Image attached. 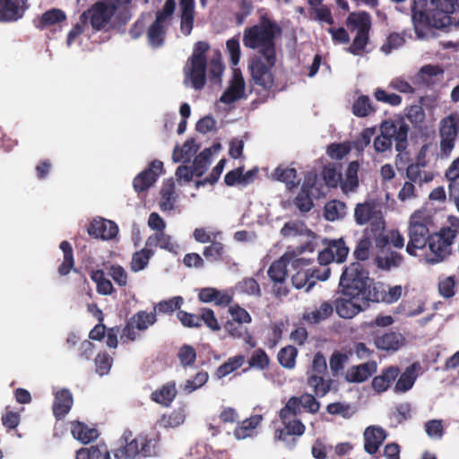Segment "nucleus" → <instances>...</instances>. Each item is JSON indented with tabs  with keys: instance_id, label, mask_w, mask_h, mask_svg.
Returning a JSON list of instances; mask_svg holds the SVG:
<instances>
[{
	"instance_id": "obj_1",
	"label": "nucleus",
	"mask_w": 459,
	"mask_h": 459,
	"mask_svg": "<svg viewBox=\"0 0 459 459\" xmlns=\"http://www.w3.org/2000/svg\"><path fill=\"white\" fill-rule=\"evenodd\" d=\"M431 225L432 218L426 212L416 211L411 215L406 252L411 256H417L418 250H422L428 246L429 252L425 254L424 259L429 264H436L443 262L446 257L437 249L442 247L441 242H435V247L433 248L431 247L434 238V233L431 234L429 230Z\"/></svg>"
},
{
	"instance_id": "obj_2",
	"label": "nucleus",
	"mask_w": 459,
	"mask_h": 459,
	"mask_svg": "<svg viewBox=\"0 0 459 459\" xmlns=\"http://www.w3.org/2000/svg\"><path fill=\"white\" fill-rule=\"evenodd\" d=\"M281 28L267 13L259 17L257 24L247 27L243 32V45L250 49H257L260 56L270 65H275V39L281 34Z\"/></svg>"
},
{
	"instance_id": "obj_3",
	"label": "nucleus",
	"mask_w": 459,
	"mask_h": 459,
	"mask_svg": "<svg viewBox=\"0 0 459 459\" xmlns=\"http://www.w3.org/2000/svg\"><path fill=\"white\" fill-rule=\"evenodd\" d=\"M119 446L113 451L117 459H136L157 456L160 453L159 435L139 434L133 437L131 430H125L118 440Z\"/></svg>"
},
{
	"instance_id": "obj_4",
	"label": "nucleus",
	"mask_w": 459,
	"mask_h": 459,
	"mask_svg": "<svg viewBox=\"0 0 459 459\" xmlns=\"http://www.w3.org/2000/svg\"><path fill=\"white\" fill-rule=\"evenodd\" d=\"M373 283L376 282L369 278L368 272L360 263L355 262L345 267L340 277L339 289L346 298H360L368 300V292L371 290Z\"/></svg>"
},
{
	"instance_id": "obj_5",
	"label": "nucleus",
	"mask_w": 459,
	"mask_h": 459,
	"mask_svg": "<svg viewBox=\"0 0 459 459\" xmlns=\"http://www.w3.org/2000/svg\"><path fill=\"white\" fill-rule=\"evenodd\" d=\"M298 415L291 404L284 405L279 411L281 426L276 428L273 433L274 440L284 443L290 450L297 446L299 438L306 431V426L297 418Z\"/></svg>"
},
{
	"instance_id": "obj_6",
	"label": "nucleus",
	"mask_w": 459,
	"mask_h": 459,
	"mask_svg": "<svg viewBox=\"0 0 459 459\" xmlns=\"http://www.w3.org/2000/svg\"><path fill=\"white\" fill-rule=\"evenodd\" d=\"M381 134L374 139V147L377 152H384L395 142L397 152H403L408 145L409 126L403 120H385L380 126Z\"/></svg>"
},
{
	"instance_id": "obj_7",
	"label": "nucleus",
	"mask_w": 459,
	"mask_h": 459,
	"mask_svg": "<svg viewBox=\"0 0 459 459\" xmlns=\"http://www.w3.org/2000/svg\"><path fill=\"white\" fill-rule=\"evenodd\" d=\"M116 11L115 4L98 1L80 15V21L83 24L89 23L93 31H108Z\"/></svg>"
},
{
	"instance_id": "obj_8",
	"label": "nucleus",
	"mask_w": 459,
	"mask_h": 459,
	"mask_svg": "<svg viewBox=\"0 0 459 459\" xmlns=\"http://www.w3.org/2000/svg\"><path fill=\"white\" fill-rule=\"evenodd\" d=\"M440 138V152L445 156H449L455 148L459 137V113L451 112L441 118L438 127Z\"/></svg>"
},
{
	"instance_id": "obj_9",
	"label": "nucleus",
	"mask_w": 459,
	"mask_h": 459,
	"mask_svg": "<svg viewBox=\"0 0 459 459\" xmlns=\"http://www.w3.org/2000/svg\"><path fill=\"white\" fill-rule=\"evenodd\" d=\"M290 261L288 254H284L280 259L273 262L270 265L267 274L273 282L272 292L277 299L286 297L290 290L286 284L288 275L287 266Z\"/></svg>"
},
{
	"instance_id": "obj_10",
	"label": "nucleus",
	"mask_w": 459,
	"mask_h": 459,
	"mask_svg": "<svg viewBox=\"0 0 459 459\" xmlns=\"http://www.w3.org/2000/svg\"><path fill=\"white\" fill-rule=\"evenodd\" d=\"M262 56H255L252 59L249 69L254 84L260 87L265 93H269L274 85V76L272 68L275 65H270L264 61Z\"/></svg>"
},
{
	"instance_id": "obj_11",
	"label": "nucleus",
	"mask_w": 459,
	"mask_h": 459,
	"mask_svg": "<svg viewBox=\"0 0 459 459\" xmlns=\"http://www.w3.org/2000/svg\"><path fill=\"white\" fill-rule=\"evenodd\" d=\"M157 321L155 312H146L140 310L136 312L126 324L122 330L121 339L126 338L127 341L134 342L137 339L135 330L143 332L149 326L154 325Z\"/></svg>"
},
{
	"instance_id": "obj_12",
	"label": "nucleus",
	"mask_w": 459,
	"mask_h": 459,
	"mask_svg": "<svg viewBox=\"0 0 459 459\" xmlns=\"http://www.w3.org/2000/svg\"><path fill=\"white\" fill-rule=\"evenodd\" d=\"M354 221L356 224L360 226L370 222L377 228L379 226L382 228L385 227L382 212L378 209L376 203L371 200L356 204L354 209Z\"/></svg>"
},
{
	"instance_id": "obj_13",
	"label": "nucleus",
	"mask_w": 459,
	"mask_h": 459,
	"mask_svg": "<svg viewBox=\"0 0 459 459\" xmlns=\"http://www.w3.org/2000/svg\"><path fill=\"white\" fill-rule=\"evenodd\" d=\"M164 173L163 163L159 160H152L148 168L140 172L133 180L135 192L147 191L157 181L160 175Z\"/></svg>"
},
{
	"instance_id": "obj_14",
	"label": "nucleus",
	"mask_w": 459,
	"mask_h": 459,
	"mask_svg": "<svg viewBox=\"0 0 459 459\" xmlns=\"http://www.w3.org/2000/svg\"><path fill=\"white\" fill-rule=\"evenodd\" d=\"M449 226L443 227L438 232L434 233V238L436 242H441L442 247H437L440 253L446 255L447 258L451 255V247L459 234V218L455 216H450L448 219ZM435 241H432V248L435 247Z\"/></svg>"
},
{
	"instance_id": "obj_15",
	"label": "nucleus",
	"mask_w": 459,
	"mask_h": 459,
	"mask_svg": "<svg viewBox=\"0 0 459 459\" xmlns=\"http://www.w3.org/2000/svg\"><path fill=\"white\" fill-rule=\"evenodd\" d=\"M29 8V0H0V22H15L24 17Z\"/></svg>"
},
{
	"instance_id": "obj_16",
	"label": "nucleus",
	"mask_w": 459,
	"mask_h": 459,
	"mask_svg": "<svg viewBox=\"0 0 459 459\" xmlns=\"http://www.w3.org/2000/svg\"><path fill=\"white\" fill-rule=\"evenodd\" d=\"M207 60H202L198 56H190L188 64L185 67L186 80L191 82L192 87L202 90L206 83Z\"/></svg>"
},
{
	"instance_id": "obj_17",
	"label": "nucleus",
	"mask_w": 459,
	"mask_h": 459,
	"mask_svg": "<svg viewBox=\"0 0 459 459\" xmlns=\"http://www.w3.org/2000/svg\"><path fill=\"white\" fill-rule=\"evenodd\" d=\"M370 301L360 298H338L334 300L335 311L340 317L352 318L369 307Z\"/></svg>"
},
{
	"instance_id": "obj_18",
	"label": "nucleus",
	"mask_w": 459,
	"mask_h": 459,
	"mask_svg": "<svg viewBox=\"0 0 459 459\" xmlns=\"http://www.w3.org/2000/svg\"><path fill=\"white\" fill-rule=\"evenodd\" d=\"M403 292L402 286L395 285L390 287L388 291L384 283L376 282L373 283L371 287V290H368V295L370 302L373 303H385V304H393L398 301L401 298Z\"/></svg>"
},
{
	"instance_id": "obj_19",
	"label": "nucleus",
	"mask_w": 459,
	"mask_h": 459,
	"mask_svg": "<svg viewBox=\"0 0 459 459\" xmlns=\"http://www.w3.org/2000/svg\"><path fill=\"white\" fill-rule=\"evenodd\" d=\"M87 231L90 236L101 239H112L118 233L117 225L109 220L94 219L89 225Z\"/></svg>"
},
{
	"instance_id": "obj_20",
	"label": "nucleus",
	"mask_w": 459,
	"mask_h": 459,
	"mask_svg": "<svg viewBox=\"0 0 459 459\" xmlns=\"http://www.w3.org/2000/svg\"><path fill=\"white\" fill-rule=\"evenodd\" d=\"M377 369V362L370 360L351 367L346 372L345 378L349 383H362L367 381L374 373H376Z\"/></svg>"
},
{
	"instance_id": "obj_21",
	"label": "nucleus",
	"mask_w": 459,
	"mask_h": 459,
	"mask_svg": "<svg viewBox=\"0 0 459 459\" xmlns=\"http://www.w3.org/2000/svg\"><path fill=\"white\" fill-rule=\"evenodd\" d=\"M386 438V432L380 427L369 426L364 431V449L375 455Z\"/></svg>"
},
{
	"instance_id": "obj_22",
	"label": "nucleus",
	"mask_w": 459,
	"mask_h": 459,
	"mask_svg": "<svg viewBox=\"0 0 459 459\" xmlns=\"http://www.w3.org/2000/svg\"><path fill=\"white\" fill-rule=\"evenodd\" d=\"M315 394L304 393L300 396H291L285 405H290L294 408V411L298 414L301 412V407L307 411L316 414L320 410V403L316 399Z\"/></svg>"
},
{
	"instance_id": "obj_23",
	"label": "nucleus",
	"mask_w": 459,
	"mask_h": 459,
	"mask_svg": "<svg viewBox=\"0 0 459 459\" xmlns=\"http://www.w3.org/2000/svg\"><path fill=\"white\" fill-rule=\"evenodd\" d=\"M316 181V176L312 181L311 178L306 180L293 200V204L301 213H307L314 207V203L311 198V189L315 186Z\"/></svg>"
},
{
	"instance_id": "obj_24",
	"label": "nucleus",
	"mask_w": 459,
	"mask_h": 459,
	"mask_svg": "<svg viewBox=\"0 0 459 459\" xmlns=\"http://www.w3.org/2000/svg\"><path fill=\"white\" fill-rule=\"evenodd\" d=\"M74 403L73 394L68 389H61L55 394L52 406L53 414L61 420L70 411Z\"/></svg>"
},
{
	"instance_id": "obj_25",
	"label": "nucleus",
	"mask_w": 459,
	"mask_h": 459,
	"mask_svg": "<svg viewBox=\"0 0 459 459\" xmlns=\"http://www.w3.org/2000/svg\"><path fill=\"white\" fill-rule=\"evenodd\" d=\"M399 374L400 369L396 366H390L384 368L380 375L376 376L372 379V388L378 394L386 391L397 378Z\"/></svg>"
},
{
	"instance_id": "obj_26",
	"label": "nucleus",
	"mask_w": 459,
	"mask_h": 459,
	"mask_svg": "<svg viewBox=\"0 0 459 459\" xmlns=\"http://www.w3.org/2000/svg\"><path fill=\"white\" fill-rule=\"evenodd\" d=\"M245 82L241 74H234L227 90L222 93L220 101L225 104H231L244 97Z\"/></svg>"
},
{
	"instance_id": "obj_27",
	"label": "nucleus",
	"mask_w": 459,
	"mask_h": 459,
	"mask_svg": "<svg viewBox=\"0 0 459 459\" xmlns=\"http://www.w3.org/2000/svg\"><path fill=\"white\" fill-rule=\"evenodd\" d=\"M178 394L176 383L169 381L160 388L156 389L151 394L152 402L160 404L163 407H169Z\"/></svg>"
},
{
	"instance_id": "obj_28",
	"label": "nucleus",
	"mask_w": 459,
	"mask_h": 459,
	"mask_svg": "<svg viewBox=\"0 0 459 459\" xmlns=\"http://www.w3.org/2000/svg\"><path fill=\"white\" fill-rule=\"evenodd\" d=\"M325 375H307V385L319 398L325 396L331 391L333 383V379L326 377Z\"/></svg>"
},
{
	"instance_id": "obj_29",
	"label": "nucleus",
	"mask_w": 459,
	"mask_h": 459,
	"mask_svg": "<svg viewBox=\"0 0 459 459\" xmlns=\"http://www.w3.org/2000/svg\"><path fill=\"white\" fill-rule=\"evenodd\" d=\"M431 6L432 11L437 12L434 17L440 16L439 21L435 22L436 27L442 28L451 23L453 17L449 14H454L453 0H431Z\"/></svg>"
},
{
	"instance_id": "obj_30",
	"label": "nucleus",
	"mask_w": 459,
	"mask_h": 459,
	"mask_svg": "<svg viewBox=\"0 0 459 459\" xmlns=\"http://www.w3.org/2000/svg\"><path fill=\"white\" fill-rule=\"evenodd\" d=\"M443 70L438 65H423L414 76L412 82L419 88H428L434 84V77L442 74Z\"/></svg>"
},
{
	"instance_id": "obj_31",
	"label": "nucleus",
	"mask_w": 459,
	"mask_h": 459,
	"mask_svg": "<svg viewBox=\"0 0 459 459\" xmlns=\"http://www.w3.org/2000/svg\"><path fill=\"white\" fill-rule=\"evenodd\" d=\"M145 246L153 249L154 247H160L168 252L177 254L178 245L172 240L171 236L163 232H155L148 237Z\"/></svg>"
},
{
	"instance_id": "obj_32",
	"label": "nucleus",
	"mask_w": 459,
	"mask_h": 459,
	"mask_svg": "<svg viewBox=\"0 0 459 459\" xmlns=\"http://www.w3.org/2000/svg\"><path fill=\"white\" fill-rule=\"evenodd\" d=\"M359 164L357 160L351 161L345 171V178H342L341 189L342 193L355 192L359 186L358 171Z\"/></svg>"
},
{
	"instance_id": "obj_33",
	"label": "nucleus",
	"mask_w": 459,
	"mask_h": 459,
	"mask_svg": "<svg viewBox=\"0 0 459 459\" xmlns=\"http://www.w3.org/2000/svg\"><path fill=\"white\" fill-rule=\"evenodd\" d=\"M404 341L402 334L390 332L377 336L375 339V345L383 351H397Z\"/></svg>"
},
{
	"instance_id": "obj_34",
	"label": "nucleus",
	"mask_w": 459,
	"mask_h": 459,
	"mask_svg": "<svg viewBox=\"0 0 459 459\" xmlns=\"http://www.w3.org/2000/svg\"><path fill=\"white\" fill-rule=\"evenodd\" d=\"M73 437L83 444H88L99 436V432L95 428H90L83 422L74 421L72 423L71 429Z\"/></svg>"
},
{
	"instance_id": "obj_35",
	"label": "nucleus",
	"mask_w": 459,
	"mask_h": 459,
	"mask_svg": "<svg viewBox=\"0 0 459 459\" xmlns=\"http://www.w3.org/2000/svg\"><path fill=\"white\" fill-rule=\"evenodd\" d=\"M263 416L260 414H255L248 419L241 421L234 429V436L237 439H244L251 437L254 434L255 429L262 422Z\"/></svg>"
},
{
	"instance_id": "obj_36",
	"label": "nucleus",
	"mask_w": 459,
	"mask_h": 459,
	"mask_svg": "<svg viewBox=\"0 0 459 459\" xmlns=\"http://www.w3.org/2000/svg\"><path fill=\"white\" fill-rule=\"evenodd\" d=\"M334 309V302L324 301L318 308L304 314L303 318L309 324H318L329 318L333 315Z\"/></svg>"
},
{
	"instance_id": "obj_37",
	"label": "nucleus",
	"mask_w": 459,
	"mask_h": 459,
	"mask_svg": "<svg viewBox=\"0 0 459 459\" xmlns=\"http://www.w3.org/2000/svg\"><path fill=\"white\" fill-rule=\"evenodd\" d=\"M403 262V256L395 252L390 251L385 254L378 255L375 258V264L377 268L384 271H390L398 268Z\"/></svg>"
},
{
	"instance_id": "obj_38",
	"label": "nucleus",
	"mask_w": 459,
	"mask_h": 459,
	"mask_svg": "<svg viewBox=\"0 0 459 459\" xmlns=\"http://www.w3.org/2000/svg\"><path fill=\"white\" fill-rule=\"evenodd\" d=\"M59 247L64 254V260L59 264L57 272L60 276H66L72 270L76 271L74 268L73 247L67 240L62 241Z\"/></svg>"
},
{
	"instance_id": "obj_39",
	"label": "nucleus",
	"mask_w": 459,
	"mask_h": 459,
	"mask_svg": "<svg viewBox=\"0 0 459 459\" xmlns=\"http://www.w3.org/2000/svg\"><path fill=\"white\" fill-rule=\"evenodd\" d=\"M347 206L340 200H331L324 207V216L329 221H334L345 217Z\"/></svg>"
},
{
	"instance_id": "obj_40",
	"label": "nucleus",
	"mask_w": 459,
	"mask_h": 459,
	"mask_svg": "<svg viewBox=\"0 0 459 459\" xmlns=\"http://www.w3.org/2000/svg\"><path fill=\"white\" fill-rule=\"evenodd\" d=\"M76 459H110V455L105 444H98L79 449L76 452Z\"/></svg>"
},
{
	"instance_id": "obj_41",
	"label": "nucleus",
	"mask_w": 459,
	"mask_h": 459,
	"mask_svg": "<svg viewBox=\"0 0 459 459\" xmlns=\"http://www.w3.org/2000/svg\"><path fill=\"white\" fill-rule=\"evenodd\" d=\"M416 367L417 364L413 363L412 365L406 368V369L404 370L403 373L401 374L400 377L398 378L395 384L394 392L405 393L413 386L415 380L417 378Z\"/></svg>"
},
{
	"instance_id": "obj_42",
	"label": "nucleus",
	"mask_w": 459,
	"mask_h": 459,
	"mask_svg": "<svg viewBox=\"0 0 459 459\" xmlns=\"http://www.w3.org/2000/svg\"><path fill=\"white\" fill-rule=\"evenodd\" d=\"M246 361V358L242 354L229 358L224 363L217 368L214 376L221 379L230 375V373L240 368Z\"/></svg>"
},
{
	"instance_id": "obj_43",
	"label": "nucleus",
	"mask_w": 459,
	"mask_h": 459,
	"mask_svg": "<svg viewBox=\"0 0 459 459\" xmlns=\"http://www.w3.org/2000/svg\"><path fill=\"white\" fill-rule=\"evenodd\" d=\"M425 167V162H416L410 164L406 169V176L407 178L414 183L421 184L423 182H430L433 179V175L431 173L426 172L423 168Z\"/></svg>"
},
{
	"instance_id": "obj_44",
	"label": "nucleus",
	"mask_w": 459,
	"mask_h": 459,
	"mask_svg": "<svg viewBox=\"0 0 459 459\" xmlns=\"http://www.w3.org/2000/svg\"><path fill=\"white\" fill-rule=\"evenodd\" d=\"M65 20L66 15L64 11L53 8L42 13L38 23H36V27L42 30L49 26L60 23Z\"/></svg>"
},
{
	"instance_id": "obj_45",
	"label": "nucleus",
	"mask_w": 459,
	"mask_h": 459,
	"mask_svg": "<svg viewBox=\"0 0 459 459\" xmlns=\"http://www.w3.org/2000/svg\"><path fill=\"white\" fill-rule=\"evenodd\" d=\"M160 208L161 211H171L174 209V204L176 202L175 195V184L173 179H169L164 183L160 189Z\"/></svg>"
},
{
	"instance_id": "obj_46",
	"label": "nucleus",
	"mask_w": 459,
	"mask_h": 459,
	"mask_svg": "<svg viewBox=\"0 0 459 459\" xmlns=\"http://www.w3.org/2000/svg\"><path fill=\"white\" fill-rule=\"evenodd\" d=\"M352 114L357 117H366L377 111L370 99L367 95L359 96L352 105Z\"/></svg>"
},
{
	"instance_id": "obj_47",
	"label": "nucleus",
	"mask_w": 459,
	"mask_h": 459,
	"mask_svg": "<svg viewBox=\"0 0 459 459\" xmlns=\"http://www.w3.org/2000/svg\"><path fill=\"white\" fill-rule=\"evenodd\" d=\"M273 177L277 181L285 183L289 189L295 188L299 184V182H295L297 170L294 168L279 166L274 169Z\"/></svg>"
},
{
	"instance_id": "obj_48",
	"label": "nucleus",
	"mask_w": 459,
	"mask_h": 459,
	"mask_svg": "<svg viewBox=\"0 0 459 459\" xmlns=\"http://www.w3.org/2000/svg\"><path fill=\"white\" fill-rule=\"evenodd\" d=\"M166 36L165 24L154 21L148 28L147 37L150 45L160 48L163 45Z\"/></svg>"
},
{
	"instance_id": "obj_49",
	"label": "nucleus",
	"mask_w": 459,
	"mask_h": 459,
	"mask_svg": "<svg viewBox=\"0 0 459 459\" xmlns=\"http://www.w3.org/2000/svg\"><path fill=\"white\" fill-rule=\"evenodd\" d=\"M368 42V27L362 25L358 29L352 44L348 48V51L354 56H359L365 49Z\"/></svg>"
},
{
	"instance_id": "obj_50",
	"label": "nucleus",
	"mask_w": 459,
	"mask_h": 459,
	"mask_svg": "<svg viewBox=\"0 0 459 459\" xmlns=\"http://www.w3.org/2000/svg\"><path fill=\"white\" fill-rule=\"evenodd\" d=\"M248 368H244L243 372H247L249 368L257 370L267 369L270 364V358L267 353L261 348L254 351L252 355L247 360Z\"/></svg>"
},
{
	"instance_id": "obj_51",
	"label": "nucleus",
	"mask_w": 459,
	"mask_h": 459,
	"mask_svg": "<svg viewBox=\"0 0 459 459\" xmlns=\"http://www.w3.org/2000/svg\"><path fill=\"white\" fill-rule=\"evenodd\" d=\"M311 233L307 225L301 221H287L281 230V234L284 238H291Z\"/></svg>"
},
{
	"instance_id": "obj_52",
	"label": "nucleus",
	"mask_w": 459,
	"mask_h": 459,
	"mask_svg": "<svg viewBox=\"0 0 459 459\" xmlns=\"http://www.w3.org/2000/svg\"><path fill=\"white\" fill-rule=\"evenodd\" d=\"M180 15V30L186 36L190 35L195 22V5H179Z\"/></svg>"
},
{
	"instance_id": "obj_53",
	"label": "nucleus",
	"mask_w": 459,
	"mask_h": 459,
	"mask_svg": "<svg viewBox=\"0 0 459 459\" xmlns=\"http://www.w3.org/2000/svg\"><path fill=\"white\" fill-rule=\"evenodd\" d=\"M199 150V145L196 144L195 140L194 138L187 139L181 148L175 147L173 152V160L175 162H179L183 159H189L192 155H194Z\"/></svg>"
},
{
	"instance_id": "obj_54",
	"label": "nucleus",
	"mask_w": 459,
	"mask_h": 459,
	"mask_svg": "<svg viewBox=\"0 0 459 459\" xmlns=\"http://www.w3.org/2000/svg\"><path fill=\"white\" fill-rule=\"evenodd\" d=\"M153 255L154 250L146 246L140 251L135 252L131 261V270L134 272L143 270Z\"/></svg>"
},
{
	"instance_id": "obj_55",
	"label": "nucleus",
	"mask_w": 459,
	"mask_h": 459,
	"mask_svg": "<svg viewBox=\"0 0 459 459\" xmlns=\"http://www.w3.org/2000/svg\"><path fill=\"white\" fill-rule=\"evenodd\" d=\"M446 178L449 181L450 196L459 194V157L455 159L446 171Z\"/></svg>"
},
{
	"instance_id": "obj_56",
	"label": "nucleus",
	"mask_w": 459,
	"mask_h": 459,
	"mask_svg": "<svg viewBox=\"0 0 459 459\" xmlns=\"http://www.w3.org/2000/svg\"><path fill=\"white\" fill-rule=\"evenodd\" d=\"M183 303L184 299L181 296H176L171 299L160 301L154 307V312L171 315L173 312L180 310Z\"/></svg>"
},
{
	"instance_id": "obj_57",
	"label": "nucleus",
	"mask_w": 459,
	"mask_h": 459,
	"mask_svg": "<svg viewBox=\"0 0 459 459\" xmlns=\"http://www.w3.org/2000/svg\"><path fill=\"white\" fill-rule=\"evenodd\" d=\"M211 244L204 248L203 255L211 263L218 262L223 259L225 247L221 242L212 240Z\"/></svg>"
},
{
	"instance_id": "obj_58",
	"label": "nucleus",
	"mask_w": 459,
	"mask_h": 459,
	"mask_svg": "<svg viewBox=\"0 0 459 459\" xmlns=\"http://www.w3.org/2000/svg\"><path fill=\"white\" fill-rule=\"evenodd\" d=\"M323 179L325 185L330 188H336L342 184L341 167L325 166L322 171Z\"/></svg>"
},
{
	"instance_id": "obj_59",
	"label": "nucleus",
	"mask_w": 459,
	"mask_h": 459,
	"mask_svg": "<svg viewBox=\"0 0 459 459\" xmlns=\"http://www.w3.org/2000/svg\"><path fill=\"white\" fill-rule=\"evenodd\" d=\"M211 155V150L209 148H205L203 152L195 156L191 165L195 176L201 177L204 174L209 165Z\"/></svg>"
},
{
	"instance_id": "obj_60",
	"label": "nucleus",
	"mask_w": 459,
	"mask_h": 459,
	"mask_svg": "<svg viewBox=\"0 0 459 459\" xmlns=\"http://www.w3.org/2000/svg\"><path fill=\"white\" fill-rule=\"evenodd\" d=\"M297 355V349L292 345H288L280 350L277 358L282 367L290 369L295 367Z\"/></svg>"
},
{
	"instance_id": "obj_61",
	"label": "nucleus",
	"mask_w": 459,
	"mask_h": 459,
	"mask_svg": "<svg viewBox=\"0 0 459 459\" xmlns=\"http://www.w3.org/2000/svg\"><path fill=\"white\" fill-rule=\"evenodd\" d=\"M91 278L97 284L98 293L102 295H110L113 292V285L109 280L105 278V274L102 270L93 271Z\"/></svg>"
},
{
	"instance_id": "obj_62",
	"label": "nucleus",
	"mask_w": 459,
	"mask_h": 459,
	"mask_svg": "<svg viewBox=\"0 0 459 459\" xmlns=\"http://www.w3.org/2000/svg\"><path fill=\"white\" fill-rule=\"evenodd\" d=\"M237 289L239 292L249 296H262L260 285L253 277H247L238 281L237 284Z\"/></svg>"
},
{
	"instance_id": "obj_63",
	"label": "nucleus",
	"mask_w": 459,
	"mask_h": 459,
	"mask_svg": "<svg viewBox=\"0 0 459 459\" xmlns=\"http://www.w3.org/2000/svg\"><path fill=\"white\" fill-rule=\"evenodd\" d=\"M208 379V373L206 371H200L195 374L193 379H187L182 386V389L185 393L191 394L204 385Z\"/></svg>"
},
{
	"instance_id": "obj_64",
	"label": "nucleus",
	"mask_w": 459,
	"mask_h": 459,
	"mask_svg": "<svg viewBox=\"0 0 459 459\" xmlns=\"http://www.w3.org/2000/svg\"><path fill=\"white\" fill-rule=\"evenodd\" d=\"M293 286L299 290L305 288L307 291L310 290L315 285L316 281L309 277V271H299L291 278Z\"/></svg>"
}]
</instances>
